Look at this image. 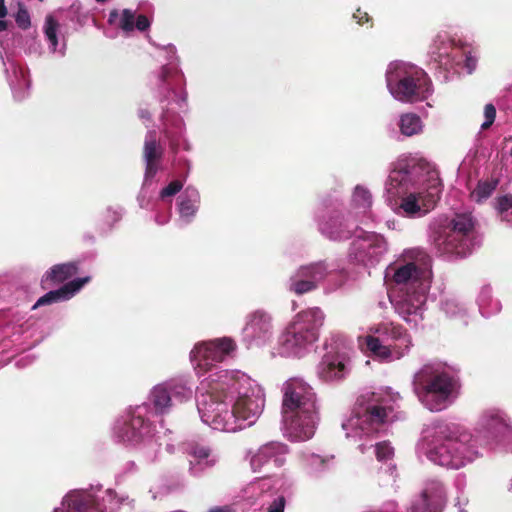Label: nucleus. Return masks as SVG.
<instances>
[{
  "label": "nucleus",
  "instance_id": "9d476101",
  "mask_svg": "<svg viewBox=\"0 0 512 512\" xmlns=\"http://www.w3.org/2000/svg\"><path fill=\"white\" fill-rule=\"evenodd\" d=\"M235 347L234 341L230 338L216 339L196 345L191 351L190 357L197 368L208 371L215 363L222 362L234 351Z\"/></svg>",
  "mask_w": 512,
  "mask_h": 512
},
{
  "label": "nucleus",
  "instance_id": "39448f33",
  "mask_svg": "<svg viewBox=\"0 0 512 512\" xmlns=\"http://www.w3.org/2000/svg\"><path fill=\"white\" fill-rule=\"evenodd\" d=\"M324 318V313L318 307L297 313L279 337L283 351L288 355L299 356L303 350L317 341Z\"/></svg>",
  "mask_w": 512,
  "mask_h": 512
},
{
  "label": "nucleus",
  "instance_id": "f704fd0d",
  "mask_svg": "<svg viewBox=\"0 0 512 512\" xmlns=\"http://www.w3.org/2000/svg\"><path fill=\"white\" fill-rule=\"evenodd\" d=\"M354 201L362 206L369 207L371 205V194L370 192L360 186H357L353 195Z\"/></svg>",
  "mask_w": 512,
  "mask_h": 512
},
{
  "label": "nucleus",
  "instance_id": "cd10ccee",
  "mask_svg": "<svg viewBox=\"0 0 512 512\" xmlns=\"http://www.w3.org/2000/svg\"><path fill=\"white\" fill-rule=\"evenodd\" d=\"M379 331L395 341H400L401 344L399 346H401V349H406V353L412 345V341L407 330L399 324H384Z\"/></svg>",
  "mask_w": 512,
  "mask_h": 512
},
{
  "label": "nucleus",
  "instance_id": "a878e982",
  "mask_svg": "<svg viewBox=\"0 0 512 512\" xmlns=\"http://www.w3.org/2000/svg\"><path fill=\"white\" fill-rule=\"evenodd\" d=\"M67 512H103L90 494L75 493L65 498Z\"/></svg>",
  "mask_w": 512,
  "mask_h": 512
},
{
  "label": "nucleus",
  "instance_id": "4be33fe9",
  "mask_svg": "<svg viewBox=\"0 0 512 512\" xmlns=\"http://www.w3.org/2000/svg\"><path fill=\"white\" fill-rule=\"evenodd\" d=\"M78 273V264L76 262H67L52 266L41 280L44 289L53 285L60 284L70 279Z\"/></svg>",
  "mask_w": 512,
  "mask_h": 512
},
{
  "label": "nucleus",
  "instance_id": "f257e3e1",
  "mask_svg": "<svg viewBox=\"0 0 512 512\" xmlns=\"http://www.w3.org/2000/svg\"><path fill=\"white\" fill-rule=\"evenodd\" d=\"M282 414L291 438L304 441L314 435L319 419L316 394L304 380L291 378L284 383Z\"/></svg>",
  "mask_w": 512,
  "mask_h": 512
},
{
  "label": "nucleus",
  "instance_id": "7ed1b4c3",
  "mask_svg": "<svg viewBox=\"0 0 512 512\" xmlns=\"http://www.w3.org/2000/svg\"><path fill=\"white\" fill-rule=\"evenodd\" d=\"M440 441L427 452V457L435 464L459 469L477 456L472 435L455 425H440L436 431Z\"/></svg>",
  "mask_w": 512,
  "mask_h": 512
},
{
  "label": "nucleus",
  "instance_id": "6e6552de",
  "mask_svg": "<svg viewBox=\"0 0 512 512\" xmlns=\"http://www.w3.org/2000/svg\"><path fill=\"white\" fill-rule=\"evenodd\" d=\"M289 447L279 441H270L261 445L250 457V466L254 472L269 477L276 469L285 465Z\"/></svg>",
  "mask_w": 512,
  "mask_h": 512
},
{
  "label": "nucleus",
  "instance_id": "37998d69",
  "mask_svg": "<svg viewBox=\"0 0 512 512\" xmlns=\"http://www.w3.org/2000/svg\"><path fill=\"white\" fill-rule=\"evenodd\" d=\"M150 27V21L145 15H139L134 23V29L144 32Z\"/></svg>",
  "mask_w": 512,
  "mask_h": 512
},
{
  "label": "nucleus",
  "instance_id": "a19ab883",
  "mask_svg": "<svg viewBox=\"0 0 512 512\" xmlns=\"http://www.w3.org/2000/svg\"><path fill=\"white\" fill-rule=\"evenodd\" d=\"M353 18L356 20V22L359 25L364 24H370V27L372 26V19L369 16V14L365 11H362L360 8H358L355 13L353 14Z\"/></svg>",
  "mask_w": 512,
  "mask_h": 512
},
{
  "label": "nucleus",
  "instance_id": "f3484780",
  "mask_svg": "<svg viewBox=\"0 0 512 512\" xmlns=\"http://www.w3.org/2000/svg\"><path fill=\"white\" fill-rule=\"evenodd\" d=\"M164 149L156 139L155 132H149L143 146V159L145 161V179H153L159 170Z\"/></svg>",
  "mask_w": 512,
  "mask_h": 512
},
{
  "label": "nucleus",
  "instance_id": "7c9ffc66",
  "mask_svg": "<svg viewBox=\"0 0 512 512\" xmlns=\"http://www.w3.org/2000/svg\"><path fill=\"white\" fill-rule=\"evenodd\" d=\"M499 181L497 178H490L485 181H480L477 187L472 192V196L480 202L483 199H487L493 191L497 188Z\"/></svg>",
  "mask_w": 512,
  "mask_h": 512
},
{
  "label": "nucleus",
  "instance_id": "0eeeda50",
  "mask_svg": "<svg viewBox=\"0 0 512 512\" xmlns=\"http://www.w3.org/2000/svg\"><path fill=\"white\" fill-rule=\"evenodd\" d=\"M397 81L394 86L389 81L388 86L395 99L414 103L425 100L431 90V82L426 72L420 68L409 67L396 72Z\"/></svg>",
  "mask_w": 512,
  "mask_h": 512
},
{
  "label": "nucleus",
  "instance_id": "58836bf2",
  "mask_svg": "<svg viewBox=\"0 0 512 512\" xmlns=\"http://www.w3.org/2000/svg\"><path fill=\"white\" fill-rule=\"evenodd\" d=\"M183 187V183L180 180H174L170 182L165 188L161 190V197H170L176 195Z\"/></svg>",
  "mask_w": 512,
  "mask_h": 512
},
{
  "label": "nucleus",
  "instance_id": "c03bdc74",
  "mask_svg": "<svg viewBox=\"0 0 512 512\" xmlns=\"http://www.w3.org/2000/svg\"><path fill=\"white\" fill-rule=\"evenodd\" d=\"M330 237L334 240L348 239L351 237V232L349 230L340 229L338 231L331 230Z\"/></svg>",
  "mask_w": 512,
  "mask_h": 512
},
{
  "label": "nucleus",
  "instance_id": "603ef678",
  "mask_svg": "<svg viewBox=\"0 0 512 512\" xmlns=\"http://www.w3.org/2000/svg\"><path fill=\"white\" fill-rule=\"evenodd\" d=\"M118 17V11L112 10L109 14V22L112 23Z\"/></svg>",
  "mask_w": 512,
  "mask_h": 512
},
{
  "label": "nucleus",
  "instance_id": "bb28decb",
  "mask_svg": "<svg viewBox=\"0 0 512 512\" xmlns=\"http://www.w3.org/2000/svg\"><path fill=\"white\" fill-rule=\"evenodd\" d=\"M422 271L413 262L400 265L394 269L392 280L397 285L414 284L421 278Z\"/></svg>",
  "mask_w": 512,
  "mask_h": 512
},
{
  "label": "nucleus",
  "instance_id": "6ab92c4d",
  "mask_svg": "<svg viewBox=\"0 0 512 512\" xmlns=\"http://www.w3.org/2000/svg\"><path fill=\"white\" fill-rule=\"evenodd\" d=\"M90 281V277L77 278L56 290L49 291L33 305L32 309L39 306L50 305L70 299L77 291H79L86 283Z\"/></svg>",
  "mask_w": 512,
  "mask_h": 512
},
{
  "label": "nucleus",
  "instance_id": "aec40b11",
  "mask_svg": "<svg viewBox=\"0 0 512 512\" xmlns=\"http://www.w3.org/2000/svg\"><path fill=\"white\" fill-rule=\"evenodd\" d=\"M425 303V296L422 293L414 292L405 294L394 303L395 311L408 323L416 320L410 316H417L421 312L422 305Z\"/></svg>",
  "mask_w": 512,
  "mask_h": 512
},
{
  "label": "nucleus",
  "instance_id": "49530a36",
  "mask_svg": "<svg viewBox=\"0 0 512 512\" xmlns=\"http://www.w3.org/2000/svg\"><path fill=\"white\" fill-rule=\"evenodd\" d=\"M477 59L473 57L471 54H467L465 58V67L467 68L469 73H472L476 68Z\"/></svg>",
  "mask_w": 512,
  "mask_h": 512
},
{
  "label": "nucleus",
  "instance_id": "864d4df0",
  "mask_svg": "<svg viewBox=\"0 0 512 512\" xmlns=\"http://www.w3.org/2000/svg\"><path fill=\"white\" fill-rule=\"evenodd\" d=\"M491 420H492L493 424H495V425L501 424V421H500L499 417H497V416L492 417Z\"/></svg>",
  "mask_w": 512,
  "mask_h": 512
},
{
  "label": "nucleus",
  "instance_id": "c756f323",
  "mask_svg": "<svg viewBox=\"0 0 512 512\" xmlns=\"http://www.w3.org/2000/svg\"><path fill=\"white\" fill-rule=\"evenodd\" d=\"M197 197L198 194L195 190H192L189 194L187 189L185 195L180 198L179 211L183 217H192L197 211Z\"/></svg>",
  "mask_w": 512,
  "mask_h": 512
},
{
  "label": "nucleus",
  "instance_id": "f8f14e48",
  "mask_svg": "<svg viewBox=\"0 0 512 512\" xmlns=\"http://www.w3.org/2000/svg\"><path fill=\"white\" fill-rule=\"evenodd\" d=\"M329 266L325 261H319L300 266L289 281V291L303 295L314 291L318 283L326 278Z\"/></svg>",
  "mask_w": 512,
  "mask_h": 512
},
{
  "label": "nucleus",
  "instance_id": "4468645a",
  "mask_svg": "<svg viewBox=\"0 0 512 512\" xmlns=\"http://www.w3.org/2000/svg\"><path fill=\"white\" fill-rule=\"evenodd\" d=\"M207 394L215 403H222L234 393H239V378L234 372L221 370L211 374L203 383Z\"/></svg>",
  "mask_w": 512,
  "mask_h": 512
},
{
  "label": "nucleus",
  "instance_id": "c9c22d12",
  "mask_svg": "<svg viewBox=\"0 0 512 512\" xmlns=\"http://www.w3.org/2000/svg\"><path fill=\"white\" fill-rule=\"evenodd\" d=\"M393 454L394 450L388 442L383 441L376 445V458L379 461H386L391 459Z\"/></svg>",
  "mask_w": 512,
  "mask_h": 512
},
{
  "label": "nucleus",
  "instance_id": "6e6d98bb",
  "mask_svg": "<svg viewBox=\"0 0 512 512\" xmlns=\"http://www.w3.org/2000/svg\"><path fill=\"white\" fill-rule=\"evenodd\" d=\"M510 155H511V157H512V147H511V150H510Z\"/></svg>",
  "mask_w": 512,
  "mask_h": 512
},
{
  "label": "nucleus",
  "instance_id": "5fc2aeb1",
  "mask_svg": "<svg viewBox=\"0 0 512 512\" xmlns=\"http://www.w3.org/2000/svg\"><path fill=\"white\" fill-rule=\"evenodd\" d=\"M509 222H511V223H512V211H511V218H510V221H509Z\"/></svg>",
  "mask_w": 512,
  "mask_h": 512
},
{
  "label": "nucleus",
  "instance_id": "4c0bfd02",
  "mask_svg": "<svg viewBox=\"0 0 512 512\" xmlns=\"http://www.w3.org/2000/svg\"><path fill=\"white\" fill-rule=\"evenodd\" d=\"M15 21L19 28L27 30L31 26L30 15L25 8H19Z\"/></svg>",
  "mask_w": 512,
  "mask_h": 512
},
{
  "label": "nucleus",
  "instance_id": "a211bd4d",
  "mask_svg": "<svg viewBox=\"0 0 512 512\" xmlns=\"http://www.w3.org/2000/svg\"><path fill=\"white\" fill-rule=\"evenodd\" d=\"M262 405L259 400L247 395H242L237 398L232 407V416L236 421L247 422V424H239L241 429L245 425H252L258 416L261 414Z\"/></svg>",
  "mask_w": 512,
  "mask_h": 512
},
{
  "label": "nucleus",
  "instance_id": "72a5a7b5",
  "mask_svg": "<svg viewBox=\"0 0 512 512\" xmlns=\"http://www.w3.org/2000/svg\"><path fill=\"white\" fill-rule=\"evenodd\" d=\"M135 13L130 9H124L122 11L119 27L125 32H131L134 30Z\"/></svg>",
  "mask_w": 512,
  "mask_h": 512
},
{
  "label": "nucleus",
  "instance_id": "2f4dec72",
  "mask_svg": "<svg viewBox=\"0 0 512 512\" xmlns=\"http://www.w3.org/2000/svg\"><path fill=\"white\" fill-rule=\"evenodd\" d=\"M495 208L502 220L510 221L512 212V194L499 196L495 199Z\"/></svg>",
  "mask_w": 512,
  "mask_h": 512
},
{
  "label": "nucleus",
  "instance_id": "393cba45",
  "mask_svg": "<svg viewBox=\"0 0 512 512\" xmlns=\"http://www.w3.org/2000/svg\"><path fill=\"white\" fill-rule=\"evenodd\" d=\"M188 454L195 460L190 461V470L193 473L202 471L207 467H212L217 462L216 457L212 455L211 449L207 446L199 444L191 445Z\"/></svg>",
  "mask_w": 512,
  "mask_h": 512
},
{
  "label": "nucleus",
  "instance_id": "20e7f679",
  "mask_svg": "<svg viewBox=\"0 0 512 512\" xmlns=\"http://www.w3.org/2000/svg\"><path fill=\"white\" fill-rule=\"evenodd\" d=\"M475 225L476 221L470 213L455 214L447 226L435 231V248L442 255L465 257L474 246Z\"/></svg>",
  "mask_w": 512,
  "mask_h": 512
},
{
  "label": "nucleus",
  "instance_id": "b1692460",
  "mask_svg": "<svg viewBox=\"0 0 512 512\" xmlns=\"http://www.w3.org/2000/svg\"><path fill=\"white\" fill-rule=\"evenodd\" d=\"M271 329V318L264 311H255L248 316V321L244 327L246 336L260 338L267 334Z\"/></svg>",
  "mask_w": 512,
  "mask_h": 512
},
{
  "label": "nucleus",
  "instance_id": "c85d7f7f",
  "mask_svg": "<svg viewBox=\"0 0 512 512\" xmlns=\"http://www.w3.org/2000/svg\"><path fill=\"white\" fill-rule=\"evenodd\" d=\"M399 128L408 137L419 134L423 128L422 120L415 113H405L400 117Z\"/></svg>",
  "mask_w": 512,
  "mask_h": 512
},
{
  "label": "nucleus",
  "instance_id": "de8ad7c7",
  "mask_svg": "<svg viewBox=\"0 0 512 512\" xmlns=\"http://www.w3.org/2000/svg\"><path fill=\"white\" fill-rule=\"evenodd\" d=\"M397 503L395 501L386 502L383 507L374 512H396Z\"/></svg>",
  "mask_w": 512,
  "mask_h": 512
},
{
  "label": "nucleus",
  "instance_id": "5701e85b",
  "mask_svg": "<svg viewBox=\"0 0 512 512\" xmlns=\"http://www.w3.org/2000/svg\"><path fill=\"white\" fill-rule=\"evenodd\" d=\"M365 346L374 356L382 360H399L406 355V349H401V346L383 345L379 338L371 335L365 337Z\"/></svg>",
  "mask_w": 512,
  "mask_h": 512
},
{
  "label": "nucleus",
  "instance_id": "f03ea898",
  "mask_svg": "<svg viewBox=\"0 0 512 512\" xmlns=\"http://www.w3.org/2000/svg\"><path fill=\"white\" fill-rule=\"evenodd\" d=\"M412 385L419 401L432 412L446 409L460 388L456 377L431 364L422 366L414 374Z\"/></svg>",
  "mask_w": 512,
  "mask_h": 512
},
{
  "label": "nucleus",
  "instance_id": "dca6fc26",
  "mask_svg": "<svg viewBox=\"0 0 512 512\" xmlns=\"http://www.w3.org/2000/svg\"><path fill=\"white\" fill-rule=\"evenodd\" d=\"M446 501V493L442 484L432 482L422 491L412 506L411 512H437Z\"/></svg>",
  "mask_w": 512,
  "mask_h": 512
},
{
  "label": "nucleus",
  "instance_id": "423d86ee",
  "mask_svg": "<svg viewBox=\"0 0 512 512\" xmlns=\"http://www.w3.org/2000/svg\"><path fill=\"white\" fill-rule=\"evenodd\" d=\"M418 167L426 170L423 188L418 193H410L401 201L400 208L406 215H424L432 210L441 198L443 184L438 171L431 169L426 161H419Z\"/></svg>",
  "mask_w": 512,
  "mask_h": 512
},
{
  "label": "nucleus",
  "instance_id": "e433bc0d",
  "mask_svg": "<svg viewBox=\"0 0 512 512\" xmlns=\"http://www.w3.org/2000/svg\"><path fill=\"white\" fill-rule=\"evenodd\" d=\"M485 121L482 123L481 128L487 130L494 123L496 118V108L492 103H488L484 107Z\"/></svg>",
  "mask_w": 512,
  "mask_h": 512
},
{
  "label": "nucleus",
  "instance_id": "3c124183",
  "mask_svg": "<svg viewBox=\"0 0 512 512\" xmlns=\"http://www.w3.org/2000/svg\"><path fill=\"white\" fill-rule=\"evenodd\" d=\"M8 11L4 4V0H0V18L6 17Z\"/></svg>",
  "mask_w": 512,
  "mask_h": 512
},
{
  "label": "nucleus",
  "instance_id": "473e14b6",
  "mask_svg": "<svg viewBox=\"0 0 512 512\" xmlns=\"http://www.w3.org/2000/svg\"><path fill=\"white\" fill-rule=\"evenodd\" d=\"M58 26H59V24L53 16L48 15L46 17L44 32H45V35H46L48 41L53 46V48H56L58 45V38H57Z\"/></svg>",
  "mask_w": 512,
  "mask_h": 512
},
{
  "label": "nucleus",
  "instance_id": "09e8293b",
  "mask_svg": "<svg viewBox=\"0 0 512 512\" xmlns=\"http://www.w3.org/2000/svg\"><path fill=\"white\" fill-rule=\"evenodd\" d=\"M207 512H231V508L228 505L215 506L210 508Z\"/></svg>",
  "mask_w": 512,
  "mask_h": 512
},
{
  "label": "nucleus",
  "instance_id": "a18cd8bd",
  "mask_svg": "<svg viewBox=\"0 0 512 512\" xmlns=\"http://www.w3.org/2000/svg\"><path fill=\"white\" fill-rule=\"evenodd\" d=\"M410 174V171L405 168V169H401V170H398V171H394L391 175H390V179L391 181H398L399 182H402L404 180V178Z\"/></svg>",
  "mask_w": 512,
  "mask_h": 512
},
{
  "label": "nucleus",
  "instance_id": "2eb2a0df",
  "mask_svg": "<svg viewBox=\"0 0 512 512\" xmlns=\"http://www.w3.org/2000/svg\"><path fill=\"white\" fill-rule=\"evenodd\" d=\"M349 362L345 353L328 352L318 365V375L325 381L343 379L349 372Z\"/></svg>",
  "mask_w": 512,
  "mask_h": 512
},
{
  "label": "nucleus",
  "instance_id": "79ce46f5",
  "mask_svg": "<svg viewBox=\"0 0 512 512\" xmlns=\"http://www.w3.org/2000/svg\"><path fill=\"white\" fill-rule=\"evenodd\" d=\"M285 504V497L279 496L270 504L267 512H284Z\"/></svg>",
  "mask_w": 512,
  "mask_h": 512
},
{
  "label": "nucleus",
  "instance_id": "8fccbe9b",
  "mask_svg": "<svg viewBox=\"0 0 512 512\" xmlns=\"http://www.w3.org/2000/svg\"><path fill=\"white\" fill-rule=\"evenodd\" d=\"M138 116L145 121L151 120V113L149 112L148 109H140L138 112Z\"/></svg>",
  "mask_w": 512,
  "mask_h": 512
},
{
  "label": "nucleus",
  "instance_id": "412c9836",
  "mask_svg": "<svg viewBox=\"0 0 512 512\" xmlns=\"http://www.w3.org/2000/svg\"><path fill=\"white\" fill-rule=\"evenodd\" d=\"M150 432L149 423L141 416H132L118 429V436L125 442H138Z\"/></svg>",
  "mask_w": 512,
  "mask_h": 512
},
{
  "label": "nucleus",
  "instance_id": "ddd939ff",
  "mask_svg": "<svg viewBox=\"0 0 512 512\" xmlns=\"http://www.w3.org/2000/svg\"><path fill=\"white\" fill-rule=\"evenodd\" d=\"M359 410L356 415L360 421L361 428L376 432L387 421L393 409L383 399H368L366 402H359Z\"/></svg>",
  "mask_w": 512,
  "mask_h": 512
},
{
  "label": "nucleus",
  "instance_id": "ea45409f",
  "mask_svg": "<svg viewBox=\"0 0 512 512\" xmlns=\"http://www.w3.org/2000/svg\"><path fill=\"white\" fill-rule=\"evenodd\" d=\"M175 77H179V76L171 68H169L167 66L162 67L159 78L164 84H166L168 87H170V85H171L170 79L175 78Z\"/></svg>",
  "mask_w": 512,
  "mask_h": 512
},
{
  "label": "nucleus",
  "instance_id": "1a4fd4ad",
  "mask_svg": "<svg viewBox=\"0 0 512 512\" xmlns=\"http://www.w3.org/2000/svg\"><path fill=\"white\" fill-rule=\"evenodd\" d=\"M355 239L350 247V256L358 263L374 265L386 251V242L382 236L374 232H366L356 228Z\"/></svg>",
  "mask_w": 512,
  "mask_h": 512
},
{
  "label": "nucleus",
  "instance_id": "9b49d317",
  "mask_svg": "<svg viewBox=\"0 0 512 512\" xmlns=\"http://www.w3.org/2000/svg\"><path fill=\"white\" fill-rule=\"evenodd\" d=\"M191 396L192 390L189 387L182 382L171 380L155 386L151 391L150 401L157 413L164 414L175 403H183Z\"/></svg>",
  "mask_w": 512,
  "mask_h": 512
}]
</instances>
